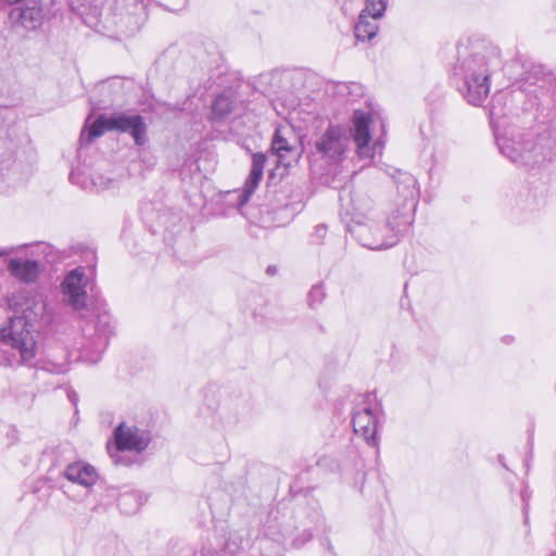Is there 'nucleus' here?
Returning <instances> with one entry per match:
<instances>
[{
    "mask_svg": "<svg viewBox=\"0 0 556 556\" xmlns=\"http://www.w3.org/2000/svg\"><path fill=\"white\" fill-rule=\"evenodd\" d=\"M391 176L396 185L395 208L391 212H395L399 225L409 226L419 198L417 180L412 174L400 169H394Z\"/></svg>",
    "mask_w": 556,
    "mask_h": 556,
    "instance_id": "obj_7",
    "label": "nucleus"
},
{
    "mask_svg": "<svg viewBox=\"0 0 556 556\" xmlns=\"http://www.w3.org/2000/svg\"><path fill=\"white\" fill-rule=\"evenodd\" d=\"M28 11H20V17L24 18Z\"/></svg>",
    "mask_w": 556,
    "mask_h": 556,
    "instance_id": "obj_29",
    "label": "nucleus"
},
{
    "mask_svg": "<svg viewBox=\"0 0 556 556\" xmlns=\"http://www.w3.org/2000/svg\"><path fill=\"white\" fill-rule=\"evenodd\" d=\"M63 299L75 311H80L86 307L87 294V277L83 267H77L64 277L62 283Z\"/></svg>",
    "mask_w": 556,
    "mask_h": 556,
    "instance_id": "obj_10",
    "label": "nucleus"
},
{
    "mask_svg": "<svg viewBox=\"0 0 556 556\" xmlns=\"http://www.w3.org/2000/svg\"><path fill=\"white\" fill-rule=\"evenodd\" d=\"M389 0H365V8L361 13L371 16L372 20H379L384 15Z\"/></svg>",
    "mask_w": 556,
    "mask_h": 556,
    "instance_id": "obj_20",
    "label": "nucleus"
},
{
    "mask_svg": "<svg viewBox=\"0 0 556 556\" xmlns=\"http://www.w3.org/2000/svg\"><path fill=\"white\" fill-rule=\"evenodd\" d=\"M22 315L11 317L0 329V341L18 352L17 364H28L37 351L38 323L46 316L47 304L41 295L24 298Z\"/></svg>",
    "mask_w": 556,
    "mask_h": 556,
    "instance_id": "obj_4",
    "label": "nucleus"
},
{
    "mask_svg": "<svg viewBox=\"0 0 556 556\" xmlns=\"http://www.w3.org/2000/svg\"><path fill=\"white\" fill-rule=\"evenodd\" d=\"M47 364H55L54 362H47ZM59 365H55V367L53 369H50L52 372H56V374H62V372H65L66 370V366L64 364H66V356L64 357V361L63 362H60L58 363Z\"/></svg>",
    "mask_w": 556,
    "mask_h": 556,
    "instance_id": "obj_24",
    "label": "nucleus"
},
{
    "mask_svg": "<svg viewBox=\"0 0 556 556\" xmlns=\"http://www.w3.org/2000/svg\"><path fill=\"white\" fill-rule=\"evenodd\" d=\"M104 131L127 132L139 147L144 146L148 141V127L144 118L139 114L121 112L99 115L89 128L81 131L80 142L89 144Z\"/></svg>",
    "mask_w": 556,
    "mask_h": 556,
    "instance_id": "obj_5",
    "label": "nucleus"
},
{
    "mask_svg": "<svg viewBox=\"0 0 556 556\" xmlns=\"http://www.w3.org/2000/svg\"><path fill=\"white\" fill-rule=\"evenodd\" d=\"M266 163V155L263 153H255L252 156V167L251 172L245 180L244 187L239 194L238 206L242 207L247 204L254 193L256 188L258 187L264 173V167Z\"/></svg>",
    "mask_w": 556,
    "mask_h": 556,
    "instance_id": "obj_13",
    "label": "nucleus"
},
{
    "mask_svg": "<svg viewBox=\"0 0 556 556\" xmlns=\"http://www.w3.org/2000/svg\"><path fill=\"white\" fill-rule=\"evenodd\" d=\"M23 0H0V9H3L7 5H13L22 2Z\"/></svg>",
    "mask_w": 556,
    "mask_h": 556,
    "instance_id": "obj_26",
    "label": "nucleus"
},
{
    "mask_svg": "<svg viewBox=\"0 0 556 556\" xmlns=\"http://www.w3.org/2000/svg\"><path fill=\"white\" fill-rule=\"evenodd\" d=\"M354 432L361 435L368 445H377V420L370 407L359 404L352 416Z\"/></svg>",
    "mask_w": 556,
    "mask_h": 556,
    "instance_id": "obj_12",
    "label": "nucleus"
},
{
    "mask_svg": "<svg viewBox=\"0 0 556 556\" xmlns=\"http://www.w3.org/2000/svg\"><path fill=\"white\" fill-rule=\"evenodd\" d=\"M201 556H212V555H208V554H206V555H205V554H203V555H201Z\"/></svg>",
    "mask_w": 556,
    "mask_h": 556,
    "instance_id": "obj_32",
    "label": "nucleus"
},
{
    "mask_svg": "<svg viewBox=\"0 0 556 556\" xmlns=\"http://www.w3.org/2000/svg\"><path fill=\"white\" fill-rule=\"evenodd\" d=\"M526 84L538 87L532 92L536 97L551 93L552 104L546 103L543 111H556V76L542 64H533L523 77Z\"/></svg>",
    "mask_w": 556,
    "mask_h": 556,
    "instance_id": "obj_11",
    "label": "nucleus"
},
{
    "mask_svg": "<svg viewBox=\"0 0 556 556\" xmlns=\"http://www.w3.org/2000/svg\"><path fill=\"white\" fill-rule=\"evenodd\" d=\"M51 247L47 243L41 244V252L45 253L48 257V262H54L58 256L52 254Z\"/></svg>",
    "mask_w": 556,
    "mask_h": 556,
    "instance_id": "obj_23",
    "label": "nucleus"
},
{
    "mask_svg": "<svg viewBox=\"0 0 556 556\" xmlns=\"http://www.w3.org/2000/svg\"><path fill=\"white\" fill-rule=\"evenodd\" d=\"M83 332L87 338V343L83 349V357L89 364H97L114 333V325L110 313L102 307L94 309L91 318L83 326Z\"/></svg>",
    "mask_w": 556,
    "mask_h": 556,
    "instance_id": "obj_6",
    "label": "nucleus"
},
{
    "mask_svg": "<svg viewBox=\"0 0 556 556\" xmlns=\"http://www.w3.org/2000/svg\"><path fill=\"white\" fill-rule=\"evenodd\" d=\"M11 253V249H0V256H7Z\"/></svg>",
    "mask_w": 556,
    "mask_h": 556,
    "instance_id": "obj_28",
    "label": "nucleus"
},
{
    "mask_svg": "<svg viewBox=\"0 0 556 556\" xmlns=\"http://www.w3.org/2000/svg\"><path fill=\"white\" fill-rule=\"evenodd\" d=\"M350 143V135L341 126H329L315 141L312 150V162L323 160L332 165L343 161Z\"/></svg>",
    "mask_w": 556,
    "mask_h": 556,
    "instance_id": "obj_8",
    "label": "nucleus"
},
{
    "mask_svg": "<svg viewBox=\"0 0 556 556\" xmlns=\"http://www.w3.org/2000/svg\"><path fill=\"white\" fill-rule=\"evenodd\" d=\"M118 506L126 513H131L137 509V495L135 493H126L119 496Z\"/></svg>",
    "mask_w": 556,
    "mask_h": 556,
    "instance_id": "obj_22",
    "label": "nucleus"
},
{
    "mask_svg": "<svg viewBox=\"0 0 556 556\" xmlns=\"http://www.w3.org/2000/svg\"><path fill=\"white\" fill-rule=\"evenodd\" d=\"M8 269L12 276L26 282L36 280L39 274L38 262L31 260L12 258L9 262Z\"/></svg>",
    "mask_w": 556,
    "mask_h": 556,
    "instance_id": "obj_17",
    "label": "nucleus"
},
{
    "mask_svg": "<svg viewBox=\"0 0 556 556\" xmlns=\"http://www.w3.org/2000/svg\"><path fill=\"white\" fill-rule=\"evenodd\" d=\"M93 182H94V185H96V186H98V185H99V186H100V188L104 189V188H109V187H110L111 179H108L106 181H102V180H101V181H99V182H98L97 180H94Z\"/></svg>",
    "mask_w": 556,
    "mask_h": 556,
    "instance_id": "obj_27",
    "label": "nucleus"
},
{
    "mask_svg": "<svg viewBox=\"0 0 556 556\" xmlns=\"http://www.w3.org/2000/svg\"><path fill=\"white\" fill-rule=\"evenodd\" d=\"M325 290L321 285L313 286L307 295V303L311 308H315L323 302Z\"/></svg>",
    "mask_w": 556,
    "mask_h": 556,
    "instance_id": "obj_21",
    "label": "nucleus"
},
{
    "mask_svg": "<svg viewBox=\"0 0 556 556\" xmlns=\"http://www.w3.org/2000/svg\"><path fill=\"white\" fill-rule=\"evenodd\" d=\"M501 64L500 49L481 39H467L457 46L453 74L462 85L459 91L472 105H480L490 92V76Z\"/></svg>",
    "mask_w": 556,
    "mask_h": 556,
    "instance_id": "obj_2",
    "label": "nucleus"
},
{
    "mask_svg": "<svg viewBox=\"0 0 556 556\" xmlns=\"http://www.w3.org/2000/svg\"><path fill=\"white\" fill-rule=\"evenodd\" d=\"M271 154L276 156L277 165L289 167L293 162H296L300 153L294 146L290 144L282 136L281 129H276L273 142Z\"/></svg>",
    "mask_w": 556,
    "mask_h": 556,
    "instance_id": "obj_15",
    "label": "nucleus"
},
{
    "mask_svg": "<svg viewBox=\"0 0 556 556\" xmlns=\"http://www.w3.org/2000/svg\"><path fill=\"white\" fill-rule=\"evenodd\" d=\"M267 271H268V273L274 271V268H271V267H267Z\"/></svg>",
    "mask_w": 556,
    "mask_h": 556,
    "instance_id": "obj_30",
    "label": "nucleus"
},
{
    "mask_svg": "<svg viewBox=\"0 0 556 556\" xmlns=\"http://www.w3.org/2000/svg\"><path fill=\"white\" fill-rule=\"evenodd\" d=\"M379 26L377 20L371 16L359 13L358 22L355 24L354 33L357 40H371L378 33Z\"/></svg>",
    "mask_w": 556,
    "mask_h": 556,
    "instance_id": "obj_18",
    "label": "nucleus"
},
{
    "mask_svg": "<svg viewBox=\"0 0 556 556\" xmlns=\"http://www.w3.org/2000/svg\"><path fill=\"white\" fill-rule=\"evenodd\" d=\"M233 110V101L227 94H218L212 104V115L214 119L220 121L228 116Z\"/></svg>",
    "mask_w": 556,
    "mask_h": 556,
    "instance_id": "obj_19",
    "label": "nucleus"
},
{
    "mask_svg": "<svg viewBox=\"0 0 556 556\" xmlns=\"http://www.w3.org/2000/svg\"><path fill=\"white\" fill-rule=\"evenodd\" d=\"M66 479L85 488L93 485L98 480L96 469L85 463H74L66 467L64 472Z\"/></svg>",
    "mask_w": 556,
    "mask_h": 556,
    "instance_id": "obj_16",
    "label": "nucleus"
},
{
    "mask_svg": "<svg viewBox=\"0 0 556 556\" xmlns=\"http://www.w3.org/2000/svg\"><path fill=\"white\" fill-rule=\"evenodd\" d=\"M496 144L501 153L520 167L534 168L556 156V111H542L535 128L507 129L506 117L496 106L490 111Z\"/></svg>",
    "mask_w": 556,
    "mask_h": 556,
    "instance_id": "obj_1",
    "label": "nucleus"
},
{
    "mask_svg": "<svg viewBox=\"0 0 556 556\" xmlns=\"http://www.w3.org/2000/svg\"><path fill=\"white\" fill-rule=\"evenodd\" d=\"M114 446L108 444L110 456L115 465L128 466L130 462L124 458L121 453L125 451H135L140 453L144 451L150 442L147 432L140 430L136 426H128L121 422L113 432Z\"/></svg>",
    "mask_w": 556,
    "mask_h": 556,
    "instance_id": "obj_9",
    "label": "nucleus"
},
{
    "mask_svg": "<svg viewBox=\"0 0 556 556\" xmlns=\"http://www.w3.org/2000/svg\"><path fill=\"white\" fill-rule=\"evenodd\" d=\"M267 271H268V273L274 271V268H271V267H267Z\"/></svg>",
    "mask_w": 556,
    "mask_h": 556,
    "instance_id": "obj_31",
    "label": "nucleus"
},
{
    "mask_svg": "<svg viewBox=\"0 0 556 556\" xmlns=\"http://www.w3.org/2000/svg\"><path fill=\"white\" fill-rule=\"evenodd\" d=\"M371 200L365 194L353 192L350 194V206L345 207V215L350 216L346 223L348 231L358 243L369 250L389 249L396 244L399 235L407 229L408 225H399L395 212H390L384 225L368 215Z\"/></svg>",
    "mask_w": 556,
    "mask_h": 556,
    "instance_id": "obj_3",
    "label": "nucleus"
},
{
    "mask_svg": "<svg viewBox=\"0 0 556 556\" xmlns=\"http://www.w3.org/2000/svg\"><path fill=\"white\" fill-rule=\"evenodd\" d=\"M327 227L325 225H318L315 227V237L323 239L326 236Z\"/></svg>",
    "mask_w": 556,
    "mask_h": 556,
    "instance_id": "obj_25",
    "label": "nucleus"
},
{
    "mask_svg": "<svg viewBox=\"0 0 556 556\" xmlns=\"http://www.w3.org/2000/svg\"><path fill=\"white\" fill-rule=\"evenodd\" d=\"M371 117L363 111H355L353 115L354 141L358 149V154L364 157H370L372 154L368 146L370 140L369 125Z\"/></svg>",
    "mask_w": 556,
    "mask_h": 556,
    "instance_id": "obj_14",
    "label": "nucleus"
}]
</instances>
